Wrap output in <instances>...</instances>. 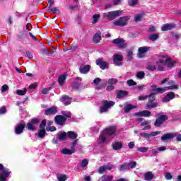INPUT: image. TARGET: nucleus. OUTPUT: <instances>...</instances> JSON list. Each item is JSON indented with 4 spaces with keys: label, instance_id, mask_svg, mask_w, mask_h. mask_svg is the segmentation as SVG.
I'll use <instances>...</instances> for the list:
<instances>
[{
    "label": "nucleus",
    "instance_id": "1",
    "mask_svg": "<svg viewBox=\"0 0 181 181\" xmlns=\"http://www.w3.org/2000/svg\"><path fill=\"white\" fill-rule=\"evenodd\" d=\"M148 97V103L146 105V110H153V108H157L159 104L158 102H155L156 100V96L153 95H147Z\"/></svg>",
    "mask_w": 181,
    "mask_h": 181
},
{
    "label": "nucleus",
    "instance_id": "2",
    "mask_svg": "<svg viewBox=\"0 0 181 181\" xmlns=\"http://www.w3.org/2000/svg\"><path fill=\"white\" fill-rule=\"evenodd\" d=\"M122 11L119 10L110 11L109 13H105L103 16L107 19V21H114V19L121 16Z\"/></svg>",
    "mask_w": 181,
    "mask_h": 181
},
{
    "label": "nucleus",
    "instance_id": "3",
    "mask_svg": "<svg viewBox=\"0 0 181 181\" xmlns=\"http://www.w3.org/2000/svg\"><path fill=\"white\" fill-rule=\"evenodd\" d=\"M102 104L103 106L100 108V114H103V112H107L111 107H114V105H115V102L112 100H103L102 101Z\"/></svg>",
    "mask_w": 181,
    "mask_h": 181
},
{
    "label": "nucleus",
    "instance_id": "4",
    "mask_svg": "<svg viewBox=\"0 0 181 181\" xmlns=\"http://www.w3.org/2000/svg\"><path fill=\"white\" fill-rule=\"evenodd\" d=\"M40 124V119L39 118H33L31 121L27 123L26 128L28 131H35L36 130V125Z\"/></svg>",
    "mask_w": 181,
    "mask_h": 181
},
{
    "label": "nucleus",
    "instance_id": "5",
    "mask_svg": "<svg viewBox=\"0 0 181 181\" xmlns=\"http://www.w3.org/2000/svg\"><path fill=\"white\" fill-rule=\"evenodd\" d=\"M131 18L129 16H123L119 17V20H117L114 22L115 26H120L124 27L128 25V21H129Z\"/></svg>",
    "mask_w": 181,
    "mask_h": 181
},
{
    "label": "nucleus",
    "instance_id": "6",
    "mask_svg": "<svg viewBox=\"0 0 181 181\" xmlns=\"http://www.w3.org/2000/svg\"><path fill=\"white\" fill-rule=\"evenodd\" d=\"M113 45H115L119 49H126L127 43H125V40L123 38H116L112 41Z\"/></svg>",
    "mask_w": 181,
    "mask_h": 181
},
{
    "label": "nucleus",
    "instance_id": "7",
    "mask_svg": "<svg viewBox=\"0 0 181 181\" xmlns=\"http://www.w3.org/2000/svg\"><path fill=\"white\" fill-rule=\"evenodd\" d=\"M167 119H168L167 115H160L156 119L154 122V127H156V128H159V127H160L165 121H167Z\"/></svg>",
    "mask_w": 181,
    "mask_h": 181
},
{
    "label": "nucleus",
    "instance_id": "8",
    "mask_svg": "<svg viewBox=\"0 0 181 181\" xmlns=\"http://www.w3.org/2000/svg\"><path fill=\"white\" fill-rule=\"evenodd\" d=\"M67 121V118L62 115H57L54 117V122L57 125H60L61 127L64 124V122Z\"/></svg>",
    "mask_w": 181,
    "mask_h": 181
},
{
    "label": "nucleus",
    "instance_id": "9",
    "mask_svg": "<svg viewBox=\"0 0 181 181\" xmlns=\"http://www.w3.org/2000/svg\"><path fill=\"white\" fill-rule=\"evenodd\" d=\"M45 115H47V117H50V115H55V114H57V106H52L47 109L45 112Z\"/></svg>",
    "mask_w": 181,
    "mask_h": 181
},
{
    "label": "nucleus",
    "instance_id": "10",
    "mask_svg": "<svg viewBox=\"0 0 181 181\" xmlns=\"http://www.w3.org/2000/svg\"><path fill=\"white\" fill-rule=\"evenodd\" d=\"M104 132L105 135H109V136H112V135H115V132H117V127L115 126H110L104 129Z\"/></svg>",
    "mask_w": 181,
    "mask_h": 181
},
{
    "label": "nucleus",
    "instance_id": "11",
    "mask_svg": "<svg viewBox=\"0 0 181 181\" xmlns=\"http://www.w3.org/2000/svg\"><path fill=\"white\" fill-rule=\"evenodd\" d=\"M96 64L97 66H99L100 69H101L102 70H105L107 69H108L110 64L105 61H103V59H98L96 60Z\"/></svg>",
    "mask_w": 181,
    "mask_h": 181
},
{
    "label": "nucleus",
    "instance_id": "12",
    "mask_svg": "<svg viewBox=\"0 0 181 181\" xmlns=\"http://www.w3.org/2000/svg\"><path fill=\"white\" fill-rule=\"evenodd\" d=\"M128 94H129V93H128V91L127 90H116V97L119 100H121L122 98H125V97H127Z\"/></svg>",
    "mask_w": 181,
    "mask_h": 181
},
{
    "label": "nucleus",
    "instance_id": "13",
    "mask_svg": "<svg viewBox=\"0 0 181 181\" xmlns=\"http://www.w3.org/2000/svg\"><path fill=\"white\" fill-rule=\"evenodd\" d=\"M25 127H26L25 124H18L15 128V134L21 135V134H23V131H25Z\"/></svg>",
    "mask_w": 181,
    "mask_h": 181
},
{
    "label": "nucleus",
    "instance_id": "14",
    "mask_svg": "<svg viewBox=\"0 0 181 181\" xmlns=\"http://www.w3.org/2000/svg\"><path fill=\"white\" fill-rule=\"evenodd\" d=\"M168 69H173V67H175L176 66V61L172 60V58L170 57H167L165 59V62L164 64Z\"/></svg>",
    "mask_w": 181,
    "mask_h": 181
},
{
    "label": "nucleus",
    "instance_id": "15",
    "mask_svg": "<svg viewBox=\"0 0 181 181\" xmlns=\"http://www.w3.org/2000/svg\"><path fill=\"white\" fill-rule=\"evenodd\" d=\"M177 88H178L177 85H173V86H168L165 88H157V91H158V94H163V93H165L166 91V90H174Z\"/></svg>",
    "mask_w": 181,
    "mask_h": 181
},
{
    "label": "nucleus",
    "instance_id": "16",
    "mask_svg": "<svg viewBox=\"0 0 181 181\" xmlns=\"http://www.w3.org/2000/svg\"><path fill=\"white\" fill-rule=\"evenodd\" d=\"M175 98L176 95L175 93L170 92L163 98V103H169V101L175 99Z\"/></svg>",
    "mask_w": 181,
    "mask_h": 181
},
{
    "label": "nucleus",
    "instance_id": "17",
    "mask_svg": "<svg viewBox=\"0 0 181 181\" xmlns=\"http://www.w3.org/2000/svg\"><path fill=\"white\" fill-rule=\"evenodd\" d=\"M71 100H73V98H70L68 95H62V97L60 99V102L63 103V104H64V105L66 107H67V105H70L71 104V101H70Z\"/></svg>",
    "mask_w": 181,
    "mask_h": 181
},
{
    "label": "nucleus",
    "instance_id": "18",
    "mask_svg": "<svg viewBox=\"0 0 181 181\" xmlns=\"http://www.w3.org/2000/svg\"><path fill=\"white\" fill-rule=\"evenodd\" d=\"M176 136H177V134L173 133L164 134L161 136V141H169V139H173V138H175Z\"/></svg>",
    "mask_w": 181,
    "mask_h": 181
},
{
    "label": "nucleus",
    "instance_id": "19",
    "mask_svg": "<svg viewBox=\"0 0 181 181\" xmlns=\"http://www.w3.org/2000/svg\"><path fill=\"white\" fill-rule=\"evenodd\" d=\"M91 66L90 65L81 66L79 67V71L81 74H87L90 71Z\"/></svg>",
    "mask_w": 181,
    "mask_h": 181
},
{
    "label": "nucleus",
    "instance_id": "20",
    "mask_svg": "<svg viewBox=\"0 0 181 181\" xmlns=\"http://www.w3.org/2000/svg\"><path fill=\"white\" fill-rule=\"evenodd\" d=\"M26 37H28V33L25 32H20V33L17 35L18 40L21 42H25L26 40Z\"/></svg>",
    "mask_w": 181,
    "mask_h": 181
},
{
    "label": "nucleus",
    "instance_id": "21",
    "mask_svg": "<svg viewBox=\"0 0 181 181\" xmlns=\"http://www.w3.org/2000/svg\"><path fill=\"white\" fill-rule=\"evenodd\" d=\"M112 147L114 151H121V149H122V142L115 141L112 144Z\"/></svg>",
    "mask_w": 181,
    "mask_h": 181
},
{
    "label": "nucleus",
    "instance_id": "22",
    "mask_svg": "<svg viewBox=\"0 0 181 181\" xmlns=\"http://www.w3.org/2000/svg\"><path fill=\"white\" fill-rule=\"evenodd\" d=\"M152 113L148 110H143L141 112H138L135 113L136 117H151Z\"/></svg>",
    "mask_w": 181,
    "mask_h": 181
},
{
    "label": "nucleus",
    "instance_id": "23",
    "mask_svg": "<svg viewBox=\"0 0 181 181\" xmlns=\"http://www.w3.org/2000/svg\"><path fill=\"white\" fill-rule=\"evenodd\" d=\"M174 28H175V25L167 23L162 26L161 30L162 32H168V30H172Z\"/></svg>",
    "mask_w": 181,
    "mask_h": 181
},
{
    "label": "nucleus",
    "instance_id": "24",
    "mask_svg": "<svg viewBox=\"0 0 181 181\" xmlns=\"http://www.w3.org/2000/svg\"><path fill=\"white\" fill-rule=\"evenodd\" d=\"M67 138H68L67 133H66L65 132L57 134V139L59 141H64L67 139Z\"/></svg>",
    "mask_w": 181,
    "mask_h": 181
},
{
    "label": "nucleus",
    "instance_id": "25",
    "mask_svg": "<svg viewBox=\"0 0 181 181\" xmlns=\"http://www.w3.org/2000/svg\"><path fill=\"white\" fill-rule=\"evenodd\" d=\"M151 121H144V122H142L140 124V127H144L143 129H142V131H146L148 129H151Z\"/></svg>",
    "mask_w": 181,
    "mask_h": 181
},
{
    "label": "nucleus",
    "instance_id": "26",
    "mask_svg": "<svg viewBox=\"0 0 181 181\" xmlns=\"http://www.w3.org/2000/svg\"><path fill=\"white\" fill-rule=\"evenodd\" d=\"M153 177H155V175L152 172H147L144 175V180L146 181H152Z\"/></svg>",
    "mask_w": 181,
    "mask_h": 181
},
{
    "label": "nucleus",
    "instance_id": "27",
    "mask_svg": "<svg viewBox=\"0 0 181 181\" xmlns=\"http://www.w3.org/2000/svg\"><path fill=\"white\" fill-rule=\"evenodd\" d=\"M66 134L68 138H69L70 139H74V141H76V139H77V137L78 136V134L73 131H69Z\"/></svg>",
    "mask_w": 181,
    "mask_h": 181
},
{
    "label": "nucleus",
    "instance_id": "28",
    "mask_svg": "<svg viewBox=\"0 0 181 181\" xmlns=\"http://www.w3.org/2000/svg\"><path fill=\"white\" fill-rule=\"evenodd\" d=\"M168 56H165V55H160L158 57V60L156 62V64H159V63H160L161 64H165V62H166V59H168Z\"/></svg>",
    "mask_w": 181,
    "mask_h": 181
},
{
    "label": "nucleus",
    "instance_id": "29",
    "mask_svg": "<svg viewBox=\"0 0 181 181\" xmlns=\"http://www.w3.org/2000/svg\"><path fill=\"white\" fill-rule=\"evenodd\" d=\"M149 50L148 47H141L139 48L138 52H139V56H141L142 54H145V53L148 52Z\"/></svg>",
    "mask_w": 181,
    "mask_h": 181
},
{
    "label": "nucleus",
    "instance_id": "30",
    "mask_svg": "<svg viewBox=\"0 0 181 181\" xmlns=\"http://www.w3.org/2000/svg\"><path fill=\"white\" fill-rule=\"evenodd\" d=\"M101 39V34L95 33L93 39V43H100Z\"/></svg>",
    "mask_w": 181,
    "mask_h": 181
},
{
    "label": "nucleus",
    "instance_id": "31",
    "mask_svg": "<svg viewBox=\"0 0 181 181\" xmlns=\"http://www.w3.org/2000/svg\"><path fill=\"white\" fill-rule=\"evenodd\" d=\"M64 81H66V75H61L58 78V83L61 87L64 86Z\"/></svg>",
    "mask_w": 181,
    "mask_h": 181
},
{
    "label": "nucleus",
    "instance_id": "32",
    "mask_svg": "<svg viewBox=\"0 0 181 181\" xmlns=\"http://www.w3.org/2000/svg\"><path fill=\"white\" fill-rule=\"evenodd\" d=\"M148 39L151 42H156V40L159 39V34L158 33L151 34V35L148 36Z\"/></svg>",
    "mask_w": 181,
    "mask_h": 181
},
{
    "label": "nucleus",
    "instance_id": "33",
    "mask_svg": "<svg viewBox=\"0 0 181 181\" xmlns=\"http://www.w3.org/2000/svg\"><path fill=\"white\" fill-rule=\"evenodd\" d=\"M144 16H145V14H144V13L136 14L134 16V22H141V21H142Z\"/></svg>",
    "mask_w": 181,
    "mask_h": 181
},
{
    "label": "nucleus",
    "instance_id": "34",
    "mask_svg": "<svg viewBox=\"0 0 181 181\" xmlns=\"http://www.w3.org/2000/svg\"><path fill=\"white\" fill-rule=\"evenodd\" d=\"M46 135V129H39L38 130V138L43 139Z\"/></svg>",
    "mask_w": 181,
    "mask_h": 181
},
{
    "label": "nucleus",
    "instance_id": "35",
    "mask_svg": "<svg viewBox=\"0 0 181 181\" xmlns=\"http://www.w3.org/2000/svg\"><path fill=\"white\" fill-rule=\"evenodd\" d=\"M124 58L122 55L119 54H115L113 55V63H116L117 62H122Z\"/></svg>",
    "mask_w": 181,
    "mask_h": 181
},
{
    "label": "nucleus",
    "instance_id": "36",
    "mask_svg": "<svg viewBox=\"0 0 181 181\" xmlns=\"http://www.w3.org/2000/svg\"><path fill=\"white\" fill-rule=\"evenodd\" d=\"M61 152L63 155H73L74 150L63 148Z\"/></svg>",
    "mask_w": 181,
    "mask_h": 181
},
{
    "label": "nucleus",
    "instance_id": "37",
    "mask_svg": "<svg viewBox=\"0 0 181 181\" xmlns=\"http://www.w3.org/2000/svg\"><path fill=\"white\" fill-rule=\"evenodd\" d=\"M135 108H136V106L132 105L131 104H128L124 107V112L128 113L129 112V111H131V110H134Z\"/></svg>",
    "mask_w": 181,
    "mask_h": 181
},
{
    "label": "nucleus",
    "instance_id": "38",
    "mask_svg": "<svg viewBox=\"0 0 181 181\" xmlns=\"http://www.w3.org/2000/svg\"><path fill=\"white\" fill-rule=\"evenodd\" d=\"M100 181H112V176L111 175H103L100 178Z\"/></svg>",
    "mask_w": 181,
    "mask_h": 181
},
{
    "label": "nucleus",
    "instance_id": "39",
    "mask_svg": "<svg viewBox=\"0 0 181 181\" xmlns=\"http://www.w3.org/2000/svg\"><path fill=\"white\" fill-rule=\"evenodd\" d=\"M57 180L59 181H66L67 180V176L63 174H57Z\"/></svg>",
    "mask_w": 181,
    "mask_h": 181
},
{
    "label": "nucleus",
    "instance_id": "40",
    "mask_svg": "<svg viewBox=\"0 0 181 181\" xmlns=\"http://www.w3.org/2000/svg\"><path fill=\"white\" fill-rule=\"evenodd\" d=\"M129 166H131V163H125L124 164L120 165V170L122 172L127 170V169H129Z\"/></svg>",
    "mask_w": 181,
    "mask_h": 181
},
{
    "label": "nucleus",
    "instance_id": "41",
    "mask_svg": "<svg viewBox=\"0 0 181 181\" xmlns=\"http://www.w3.org/2000/svg\"><path fill=\"white\" fill-rule=\"evenodd\" d=\"M88 165V160L86 158L82 160V161L81 162V168H82L83 169H86Z\"/></svg>",
    "mask_w": 181,
    "mask_h": 181
},
{
    "label": "nucleus",
    "instance_id": "42",
    "mask_svg": "<svg viewBox=\"0 0 181 181\" xmlns=\"http://www.w3.org/2000/svg\"><path fill=\"white\" fill-rule=\"evenodd\" d=\"M46 124H47V119H44L41 121L39 128L40 129H46Z\"/></svg>",
    "mask_w": 181,
    "mask_h": 181
},
{
    "label": "nucleus",
    "instance_id": "43",
    "mask_svg": "<svg viewBox=\"0 0 181 181\" xmlns=\"http://www.w3.org/2000/svg\"><path fill=\"white\" fill-rule=\"evenodd\" d=\"M136 77H137V78H139L140 80L144 79L145 78V72L142 71L137 72Z\"/></svg>",
    "mask_w": 181,
    "mask_h": 181
},
{
    "label": "nucleus",
    "instance_id": "44",
    "mask_svg": "<svg viewBox=\"0 0 181 181\" xmlns=\"http://www.w3.org/2000/svg\"><path fill=\"white\" fill-rule=\"evenodd\" d=\"M48 12H52V13H56V15H60V10L56 7L49 8Z\"/></svg>",
    "mask_w": 181,
    "mask_h": 181
},
{
    "label": "nucleus",
    "instance_id": "45",
    "mask_svg": "<svg viewBox=\"0 0 181 181\" xmlns=\"http://www.w3.org/2000/svg\"><path fill=\"white\" fill-rule=\"evenodd\" d=\"M117 83H118V79L117 78H109L107 81V84H109V86H112L114 84H117Z\"/></svg>",
    "mask_w": 181,
    "mask_h": 181
},
{
    "label": "nucleus",
    "instance_id": "46",
    "mask_svg": "<svg viewBox=\"0 0 181 181\" xmlns=\"http://www.w3.org/2000/svg\"><path fill=\"white\" fill-rule=\"evenodd\" d=\"M61 114L65 117V118H71V112L62 110L61 111Z\"/></svg>",
    "mask_w": 181,
    "mask_h": 181
},
{
    "label": "nucleus",
    "instance_id": "47",
    "mask_svg": "<svg viewBox=\"0 0 181 181\" xmlns=\"http://www.w3.org/2000/svg\"><path fill=\"white\" fill-rule=\"evenodd\" d=\"M100 14H95L93 16L92 19H93V22L92 23H97V22H98V21L100 20Z\"/></svg>",
    "mask_w": 181,
    "mask_h": 181
},
{
    "label": "nucleus",
    "instance_id": "48",
    "mask_svg": "<svg viewBox=\"0 0 181 181\" xmlns=\"http://www.w3.org/2000/svg\"><path fill=\"white\" fill-rule=\"evenodd\" d=\"M146 69L149 71H155V70H156V66L152 65V64H148Z\"/></svg>",
    "mask_w": 181,
    "mask_h": 181
},
{
    "label": "nucleus",
    "instance_id": "49",
    "mask_svg": "<svg viewBox=\"0 0 181 181\" xmlns=\"http://www.w3.org/2000/svg\"><path fill=\"white\" fill-rule=\"evenodd\" d=\"M27 91H28V89L26 88H24V90H17L16 94H18V95H25Z\"/></svg>",
    "mask_w": 181,
    "mask_h": 181
},
{
    "label": "nucleus",
    "instance_id": "50",
    "mask_svg": "<svg viewBox=\"0 0 181 181\" xmlns=\"http://www.w3.org/2000/svg\"><path fill=\"white\" fill-rule=\"evenodd\" d=\"M71 86L74 90H78L81 87V84L78 83V82H73Z\"/></svg>",
    "mask_w": 181,
    "mask_h": 181
},
{
    "label": "nucleus",
    "instance_id": "51",
    "mask_svg": "<svg viewBox=\"0 0 181 181\" xmlns=\"http://www.w3.org/2000/svg\"><path fill=\"white\" fill-rule=\"evenodd\" d=\"M77 142H78V140L76 139L74 140V141L71 144V150L74 151V152H76V145H77Z\"/></svg>",
    "mask_w": 181,
    "mask_h": 181
},
{
    "label": "nucleus",
    "instance_id": "52",
    "mask_svg": "<svg viewBox=\"0 0 181 181\" xmlns=\"http://www.w3.org/2000/svg\"><path fill=\"white\" fill-rule=\"evenodd\" d=\"M138 4V0H129L128 5L129 6H135Z\"/></svg>",
    "mask_w": 181,
    "mask_h": 181
},
{
    "label": "nucleus",
    "instance_id": "53",
    "mask_svg": "<svg viewBox=\"0 0 181 181\" xmlns=\"http://www.w3.org/2000/svg\"><path fill=\"white\" fill-rule=\"evenodd\" d=\"M140 136H141V138H144V139H149V137L151 136L150 134L148 133H140Z\"/></svg>",
    "mask_w": 181,
    "mask_h": 181
},
{
    "label": "nucleus",
    "instance_id": "54",
    "mask_svg": "<svg viewBox=\"0 0 181 181\" xmlns=\"http://www.w3.org/2000/svg\"><path fill=\"white\" fill-rule=\"evenodd\" d=\"M41 52L42 54H46L47 56H52V53H50V52H49V49L46 48L41 49Z\"/></svg>",
    "mask_w": 181,
    "mask_h": 181
},
{
    "label": "nucleus",
    "instance_id": "55",
    "mask_svg": "<svg viewBox=\"0 0 181 181\" xmlns=\"http://www.w3.org/2000/svg\"><path fill=\"white\" fill-rule=\"evenodd\" d=\"M148 149H149L148 147H139V148H137L138 152H142V153L148 152Z\"/></svg>",
    "mask_w": 181,
    "mask_h": 181
},
{
    "label": "nucleus",
    "instance_id": "56",
    "mask_svg": "<svg viewBox=\"0 0 181 181\" xmlns=\"http://www.w3.org/2000/svg\"><path fill=\"white\" fill-rule=\"evenodd\" d=\"M10 175H11V171H8V170H3V172L1 173V175L6 177L7 179H8V177H9Z\"/></svg>",
    "mask_w": 181,
    "mask_h": 181
},
{
    "label": "nucleus",
    "instance_id": "57",
    "mask_svg": "<svg viewBox=\"0 0 181 181\" xmlns=\"http://www.w3.org/2000/svg\"><path fill=\"white\" fill-rule=\"evenodd\" d=\"M127 84L129 87H132V86H136V82L134 81L132 79H129L127 81Z\"/></svg>",
    "mask_w": 181,
    "mask_h": 181
},
{
    "label": "nucleus",
    "instance_id": "58",
    "mask_svg": "<svg viewBox=\"0 0 181 181\" xmlns=\"http://www.w3.org/2000/svg\"><path fill=\"white\" fill-rule=\"evenodd\" d=\"M1 90L2 93H5V91H8V90H9V86L6 84H4L2 86Z\"/></svg>",
    "mask_w": 181,
    "mask_h": 181
},
{
    "label": "nucleus",
    "instance_id": "59",
    "mask_svg": "<svg viewBox=\"0 0 181 181\" xmlns=\"http://www.w3.org/2000/svg\"><path fill=\"white\" fill-rule=\"evenodd\" d=\"M104 172H106L105 165L100 167L98 169V173H100V175H103Z\"/></svg>",
    "mask_w": 181,
    "mask_h": 181
},
{
    "label": "nucleus",
    "instance_id": "60",
    "mask_svg": "<svg viewBox=\"0 0 181 181\" xmlns=\"http://www.w3.org/2000/svg\"><path fill=\"white\" fill-rule=\"evenodd\" d=\"M127 163H130V169H135V168H136V162L134 161V162H129Z\"/></svg>",
    "mask_w": 181,
    "mask_h": 181
},
{
    "label": "nucleus",
    "instance_id": "61",
    "mask_svg": "<svg viewBox=\"0 0 181 181\" xmlns=\"http://www.w3.org/2000/svg\"><path fill=\"white\" fill-rule=\"evenodd\" d=\"M6 106H3L0 108V115L6 114Z\"/></svg>",
    "mask_w": 181,
    "mask_h": 181
},
{
    "label": "nucleus",
    "instance_id": "62",
    "mask_svg": "<svg viewBox=\"0 0 181 181\" xmlns=\"http://www.w3.org/2000/svg\"><path fill=\"white\" fill-rule=\"evenodd\" d=\"M105 141H107V137H105L104 135H101L99 144H104Z\"/></svg>",
    "mask_w": 181,
    "mask_h": 181
},
{
    "label": "nucleus",
    "instance_id": "63",
    "mask_svg": "<svg viewBox=\"0 0 181 181\" xmlns=\"http://www.w3.org/2000/svg\"><path fill=\"white\" fill-rule=\"evenodd\" d=\"M49 91H50V88H43L42 90V94H45V95H46V94H49Z\"/></svg>",
    "mask_w": 181,
    "mask_h": 181
},
{
    "label": "nucleus",
    "instance_id": "64",
    "mask_svg": "<svg viewBox=\"0 0 181 181\" xmlns=\"http://www.w3.org/2000/svg\"><path fill=\"white\" fill-rule=\"evenodd\" d=\"M161 132H152L150 133V136H156V135H159Z\"/></svg>",
    "mask_w": 181,
    "mask_h": 181
}]
</instances>
